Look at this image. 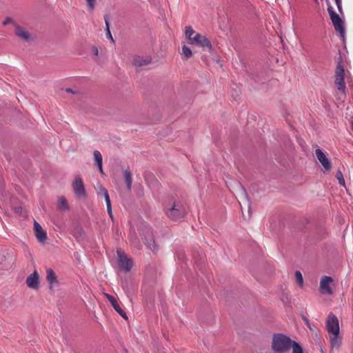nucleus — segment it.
I'll return each mask as SVG.
<instances>
[{
    "label": "nucleus",
    "instance_id": "2",
    "mask_svg": "<svg viewBox=\"0 0 353 353\" xmlns=\"http://www.w3.org/2000/svg\"><path fill=\"white\" fill-rule=\"evenodd\" d=\"M345 70L343 66L341 64L337 65L335 70V80L334 83L338 90L341 92L343 97H345L346 86L344 80Z\"/></svg>",
    "mask_w": 353,
    "mask_h": 353
},
{
    "label": "nucleus",
    "instance_id": "12",
    "mask_svg": "<svg viewBox=\"0 0 353 353\" xmlns=\"http://www.w3.org/2000/svg\"><path fill=\"white\" fill-rule=\"evenodd\" d=\"M34 230L35 236L39 242L43 243L47 239L46 232L43 230L40 224L36 221H34Z\"/></svg>",
    "mask_w": 353,
    "mask_h": 353
},
{
    "label": "nucleus",
    "instance_id": "36",
    "mask_svg": "<svg viewBox=\"0 0 353 353\" xmlns=\"http://www.w3.org/2000/svg\"><path fill=\"white\" fill-rule=\"evenodd\" d=\"M99 167V170L100 171V172L103 174V168H102V165H98Z\"/></svg>",
    "mask_w": 353,
    "mask_h": 353
},
{
    "label": "nucleus",
    "instance_id": "34",
    "mask_svg": "<svg viewBox=\"0 0 353 353\" xmlns=\"http://www.w3.org/2000/svg\"><path fill=\"white\" fill-rule=\"evenodd\" d=\"M92 52H94V54L96 56H98V54H99V50H98V48H97L96 46H93V47H92Z\"/></svg>",
    "mask_w": 353,
    "mask_h": 353
},
{
    "label": "nucleus",
    "instance_id": "4",
    "mask_svg": "<svg viewBox=\"0 0 353 353\" xmlns=\"http://www.w3.org/2000/svg\"><path fill=\"white\" fill-rule=\"evenodd\" d=\"M327 12L329 13L330 19L332 20L335 30L336 32H339L341 36H343L345 32L343 21H342L339 15L334 11L333 8L330 5H328L327 7Z\"/></svg>",
    "mask_w": 353,
    "mask_h": 353
},
{
    "label": "nucleus",
    "instance_id": "17",
    "mask_svg": "<svg viewBox=\"0 0 353 353\" xmlns=\"http://www.w3.org/2000/svg\"><path fill=\"white\" fill-rule=\"evenodd\" d=\"M57 208L61 211H65L69 210V206L66 199L64 196H60L57 201Z\"/></svg>",
    "mask_w": 353,
    "mask_h": 353
},
{
    "label": "nucleus",
    "instance_id": "26",
    "mask_svg": "<svg viewBox=\"0 0 353 353\" xmlns=\"http://www.w3.org/2000/svg\"><path fill=\"white\" fill-rule=\"evenodd\" d=\"M97 194L102 196H105L108 194V192L106 188H105L102 185H100L97 190Z\"/></svg>",
    "mask_w": 353,
    "mask_h": 353
},
{
    "label": "nucleus",
    "instance_id": "30",
    "mask_svg": "<svg viewBox=\"0 0 353 353\" xmlns=\"http://www.w3.org/2000/svg\"><path fill=\"white\" fill-rule=\"evenodd\" d=\"M105 296L110 302L112 305L114 303V302L117 301L113 296H112L109 294H105Z\"/></svg>",
    "mask_w": 353,
    "mask_h": 353
},
{
    "label": "nucleus",
    "instance_id": "18",
    "mask_svg": "<svg viewBox=\"0 0 353 353\" xmlns=\"http://www.w3.org/2000/svg\"><path fill=\"white\" fill-rule=\"evenodd\" d=\"M124 178L125 182L127 185L128 190H130L132 188V173L129 169H127L124 171Z\"/></svg>",
    "mask_w": 353,
    "mask_h": 353
},
{
    "label": "nucleus",
    "instance_id": "7",
    "mask_svg": "<svg viewBox=\"0 0 353 353\" xmlns=\"http://www.w3.org/2000/svg\"><path fill=\"white\" fill-rule=\"evenodd\" d=\"M327 330L330 334H339V323L338 318L332 313L329 314L326 321Z\"/></svg>",
    "mask_w": 353,
    "mask_h": 353
},
{
    "label": "nucleus",
    "instance_id": "33",
    "mask_svg": "<svg viewBox=\"0 0 353 353\" xmlns=\"http://www.w3.org/2000/svg\"><path fill=\"white\" fill-rule=\"evenodd\" d=\"M107 211L111 218H112V206L107 207Z\"/></svg>",
    "mask_w": 353,
    "mask_h": 353
},
{
    "label": "nucleus",
    "instance_id": "15",
    "mask_svg": "<svg viewBox=\"0 0 353 353\" xmlns=\"http://www.w3.org/2000/svg\"><path fill=\"white\" fill-rule=\"evenodd\" d=\"M329 336L331 347L338 349L341 344V338L339 336V334H330Z\"/></svg>",
    "mask_w": 353,
    "mask_h": 353
},
{
    "label": "nucleus",
    "instance_id": "8",
    "mask_svg": "<svg viewBox=\"0 0 353 353\" xmlns=\"http://www.w3.org/2000/svg\"><path fill=\"white\" fill-rule=\"evenodd\" d=\"M72 188L77 196L82 197L85 196L84 185L80 176L75 177L72 183Z\"/></svg>",
    "mask_w": 353,
    "mask_h": 353
},
{
    "label": "nucleus",
    "instance_id": "16",
    "mask_svg": "<svg viewBox=\"0 0 353 353\" xmlns=\"http://www.w3.org/2000/svg\"><path fill=\"white\" fill-rule=\"evenodd\" d=\"M15 33L19 37L25 41H29L31 39L30 34L26 29L20 26L16 27Z\"/></svg>",
    "mask_w": 353,
    "mask_h": 353
},
{
    "label": "nucleus",
    "instance_id": "19",
    "mask_svg": "<svg viewBox=\"0 0 353 353\" xmlns=\"http://www.w3.org/2000/svg\"><path fill=\"white\" fill-rule=\"evenodd\" d=\"M143 240L145 244H146L151 250H155L154 240L150 231H149L148 238L143 237Z\"/></svg>",
    "mask_w": 353,
    "mask_h": 353
},
{
    "label": "nucleus",
    "instance_id": "37",
    "mask_svg": "<svg viewBox=\"0 0 353 353\" xmlns=\"http://www.w3.org/2000/svg\"><path fill=\"white\" fill-rule=\"evenodd\" d=\"M67 91L68 92H71V90L70 89H68Z\"/></svg>",
    "mask_w": 353,
    "mask_h": 353
},
{
    "label": "nucleus",
    "instance_id": "25",
    "mask_svg": "<svg viewBox=\"0 0 353 353\" xmlns=\"http://www.w3.org/2000/svg\"><path fill=\"white\" fill-rule=\"evenodd\" d=\"M295 278H296V282L298 283L299 285L302 287L303 285V278L302 276L301 272H299V271L295 272Z\"/></svg>",
    "mask_w": 353,
    "mask_h": 353
},
{
    "label": "nucleus",
    "instance_id": "11",
    "mask_svg": "<svg viewBox=\"0 0 353 353\" xmlns=\"http://www.w3.org/2000/svg\"><path fill=\"white\" fill-rule=\"evenodd\" d=\"M332 281V279L330 276H323L320 281V291L322 293H326L328 294H332V290L330 287V284Z\"/></svg>",
    "mask_w": 353,
    "mask_h": 353
},
{
    "label": "nucleus",
    "instance_id": "14",
    "mask_svg": "<svg viewBox=\"0 0 353 353\" xmlns=\"http://www.w3.org/2000/svg\"><path fill=\"white\" fill-rule=\"evenodd\" d=\"M46 280L50 283V288L52 289L53 285L58 283L55 272L51 268L46 270Z\"/></svg>",
    "mask_w": 353,
    "mask_h": 353
},
{
    "label": "nucleus",
    "instance_id": "21",
    "mask_svg": "<svg viewBox=\"0 0 353 353\" xmlns=\"http://www.w3.org/2000/svg\"><path fill=\"white\" fill-rule=\"evenodd\" d=\"M185 37L188 39V41L192 39L194 35L196 34L195 31L192 29L191 26H187L185 28Z\"/></svg>",
    "mask_w": 353,
    "mask_h": 353
},
{
    "label": "nucleus",
    "instance_id": "3",
    "mask_svg": "<svg viewBox=\"0 0 353 353\" xmlns=\"http://www.w3.org/2000/svg\"><path fill=\"white\" fill-rule=\"evenodd\" d=\"M165 213L167 216L172 220H178L185 215V209L181 205L173 202L170 205L165 207Z\"/></svg>",
    "mask_w": 353,
    "mask_h": 353
},
{
    "label": "nucleus",
    "instance_id": "22",
    "mask_svg": "<svg viewBox=\"0 0 353 353\" xmlns=\"http://www.w3.org/2000/svg\"><path fill=\"white\" fill-rule=\"evenodd\" d=\"M112 306L123 318L127 319V315L125 312L121 309L117 301L114 302V303Z\"/></svg>",
    "mask_w": 353,
    "mask_h": 353
},
{
    "label": "nucleus",
    "instance_id": "23",
    "mask_svg": "<svg viewBox=\"0 0 353 353\" xmlns=\"http://www.w3.org/2000/svg\"><path fill=\"white\" fill-rule=\"evenodd\" d=\"M93 154L97 165H102L103 158L101 152L98 150H94Z\"/></svg>",
    "mask_w": 353,
    "mask_h": 353
},
{
    "label": "nucleus",
    "instance_id": "29",
    "mask_svg": "<svg viewBox=\"0 0 353 353\" xmlns=\"http://www.w3.org/2000/svg\"><path fill=\"white\" fill-rule=\"evenodd\" d=\"M105 296L110 302L112 305L114 303V302L117 301L113 296H112L109 294H105Z\"/></svg>",
    "mask_w": 353,
    "mask_h": 353
},
{
    "label": "nucleus",
    "instance_id": "20",
    "mask_svg": "<svg viewBox=\"0 0 353 353\" xmlns=\"http://www.w3.org/2000/svg\"><path fill=\"white\" fill-rule=\"evenodd\" d=\"M181 55L186 59L192 57V52L190 48L186 46L182 47Z\"/></svg>",
    "mask_w": 353,
    "mask_h": 353
},
{
    "label": "nucleus",
    "instance_id": "35",
    "mask_svg": "<svg viewBox=\"0 0 353 353\" xmlns=\"http://www.w3.org/2000/svg\"><path fill=\"white\" fill-rule=\"evenodd\" d=\"M12 21V20L10 19H6L4 21H3V25H6V24H8L9 23H10Z\"/></svg>",
    "mask_w": 353,
    "mask_h": 353
},
{
    "label": "nucleus",
    "instance_id": "9",
    "mask_svg": "<svg viewBox=\"0 0 353 353\" xmlns=\"http://www.w3.org/2000/svg\"><path fill=\"white\" fill-rule=\"evenodd\" d=\"M315 154L317 159L321 163L324 168V172L329 171L331 169V163L327 158L325 154L319 148L316 149Z\"/></svg>",
    "mask_w": 353,
    "mask_h": 353
},
{
    "label": "nucleus",
    "instance_id": "31",
    "mask_svg": "<svg viewBox=\"0 0 353 353\" xmlns=\"http://www.w3.org/2000/svg\"><path fill=\"white\" fill-rule=\"evenodd\" d=\"M336 5L337 6L338 10L340 13H342V3L341 0H335Z\"/></svg>",
    "mask_w": 353,
    "mask_h": 353
},
{
    "label": "nucleus",
    "instance_id": "27",
    "mask_svg": "<svg viewBox=\"0 0 353 353\" xmlns=\"http://www.w3.org/2000/svg\"><path fill=\"white\" fill-rule=\"evenodd\" d=\"M336 179L339 180V183L341 185H345V180L343 179V174H342V172L339 170L337 172H336Z\"/></svg>",
    "mask_w": 353,
    "mask_h": 353
},
{
    "label": "nucleus",
    "instance_id": "6",
    "mask_svg": "<svg viewBox=\"0 0 353 353\" xmlns=\"http://www.w3.org/2000/svg\"><path fill=\"white\" fill-rule=\"evenodd\" d=\"M117 255L119 258L118 265L119 268L125 272H129L133 265L132 261L128 258L125 252L120 249L117 250Z\"/></svg>",
    "mask_w": 353,
    "mask_h": 353
},
{
    "label": "nucleus",
    "instance_id": "1",
    "mask_svg": "<svg viewBox=\"0 0 353 353\" xmlns=\"http://www.w3.org/2000/svg\"><path fill=\"white\" fill-rule=\"evenodd\" d=\"M271 349L274 353H303L299 343L283 334H273Z\"/></svg>",
    "mask_w": 353,
    "mask_h": 353
},
{
    "label": "nucleus",
    "instance_id": "32",
    "mask_svg": "<svg viewBox=\"0 0 353 353\" xmlns=\"http://www.w3.org/2000/svg\"><path fill=\"white\" fill-rule=\"evenodd\" d=\"M103 197L105 199L107 207L110 206L111 205V201H110V199L109 194H108V195H106V196H105Z\"/></svg>",
    "mask_w": 353,
    "mask_h": 353
},
{
    "label": "nucleus",
    "instance_id": "5",
    "mask_svg": "<svg viewBox=\"0 0 353 353\" xmlns=\"http://www.w3.org/2000/svg\"><path fill=\"white\" fill-rule=\"evenodd\" d=\"M188 43L190 45H195L199 47L206 48L209 51L212 50V44L208 39L201 34L196 33L194 35L192 39L188 41Z\"/></svg>",
    "mask_w": 353,
    "mask_h": 353
},
{
    "label": "nucleus",
    "instance_id": "28",
    "mask_svg": "<svg viewBox=\"0 0 353 353\" xmlns=\"http://www.w3.org/2000/svg\"><path fill=\"white\" fill-rule=\"evenodd\" d=\"M86 3L90 11H93L95 8L96 0H86Z\"/></svg>",
    "mask_w": 353,
    "mask_h": 353
},
{
    "label": "nucleus",
    "instance_id": "10",
    "mask_svg": "<svg viewBox=\"0 0 353 353\" xmlns=\"http://www.w3.org/2000/svg\"><path fill=\"white\" fill-rule=\"evenodd\" d=\"M28 288L37 290L39 287V275L37 271H34L29 275L26 281Z\"/></svg>",
    "mask_w": 353,
    "mask_h": 353
},
{
    "label": "nucleus",
    "instance_id": "24",
    "mask_svg": "<svg viewBox=\"0 0 353 353\" xmlns=\"http://www.w3.org/2000/svg\"><path fill=\"white\" fill-rule=\"evenodd\" d=\"M105 32L107 37L109 38L112 42H114V39L112 38V36L111 34L110 30V24L108 20V17H105Z\"/></svg>",
    "mask_w": 353,
    "mask_h": 353
},
{
    "label": "nucleus",
    "instance_id": "13",
    "mask_svg": "<svg viewBox=\"0 0 353 353\" xmlns=\"http://www.w3.org/2000/svg\"><path fill=\"white\" fill-rule=\"evenodd\" d=\"M151 60L150 57L134 56L133 58V65L136 67L145 66L151 63Z\"/></svg>",
    "mask_w": 353,
    "mask_h": 353
}]
</instances>
